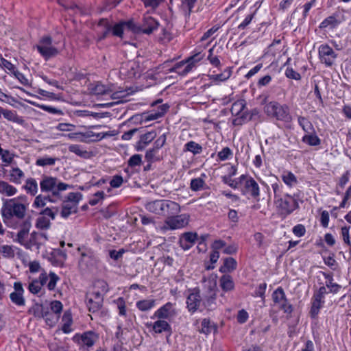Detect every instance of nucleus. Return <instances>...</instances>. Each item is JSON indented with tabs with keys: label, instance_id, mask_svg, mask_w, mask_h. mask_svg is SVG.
Masks as SVG:
<instances>
[{
	"label": "nucleus",
	"instance_id": "1",
	"mask_svg": "<svg viewBox=\"0 0 351 351\" xmlns=\"http://www.w3.org/2000/svg\"><path fill=\"white\" fill-rule=\"evenodd\" d=\"M204 56L201 53H197L190 56L185 60L180 61L173 66H170L173 60H167L159 65L157 69L158 73L163 72L165 73L176 72L180 75H186L191 72L195 66L196 63L203 59Z\"/></svg>",
	"mask_w": 351,
	"mask_h": 351
},
{
	"label": "nucleus",
	"instance_id": "2",
	"mask_svg": "<svg viewBox=\"0 0 351 351\" xmlns=\"http://www.w3.org/2000/svg\"><path fill=\"white\" fill-rule=\"evenodd\" d=\"M41 192L47 193L56 202L62 199V193L71 188V186L61 182L56 177L43 176L40 181Z\"/></svg>",
	"mask_w": 351,
	"mask_h": 351
},
{
	"label": "nucleus",
	"instance_id": "3",
	"mask_svg": "<svg viewBox=\"0 0 351 351\" xmlns=\"http://www.w3.org/2000/svg\"><path fill=\"white\" fill-rule=\"evenodd\" d=\"M27 207L19 202L16 198L5 199L1 209L3 220L5 223L10 221L13 218L19 220L24 219Z\"/></svg>",
	"mask_w": 351,
	"mask_h": 351
},
{
	"label": "nucleus",
	"instance_id": "4",
	"mask_svg": "<svg viewBox=\"0 0 351 351\" xmlns=\"http://www.w3.org/2000/svg\"><path fill=\"white\" fill-rule=\"evenodd\" d=\"M60 278L54 273L49 272V275L46 272L40 274L38 279H34L28 285L29 291L34 294L41 296L44 293L43 287L47 284V287L49 291H53L56 287Z\"/></svg>",
	"mask_w": 351,
	"mask_h": 351
},
{
	"label": "nucleus",
	"instance_id": "5",
	"mask_svg": "<svg viewBox=\"0 0 351 351\" xmlns=\"http://www.w3.org/2000/svg\"><path fill=\"white\" fill-rule=\"evenodd\" d=\"M303 193L298 191L293 194L285 193V196L275 204L283 215H290L299 208L300 203L303 202Z\"/></svg>",
	"mask_w": 351,
	"mask_h": 351
},
{
	"label": "nucleus",
	"instance_id": "6",
	"mask_svg": "<svg viewBox=\"0 0 351 351\" xmlns=\"http://www.w3.org/2000/svg\"><path fill=\"white\" fill-rule=\"evenodd\" d=\"M95 287L101 289V291L94 290L90 291L86 293V296L87 308L92 313L98 312L101 309L104 301L103 294L108 290V285L102 280L97 281Z\"/></svg>",
	"mask_w": 351,
	"mask_h": 351
},
{
	"label": "nucleus",
	"instance_id": "7",
	"mask_svg": "<svg viewBox=\"0 0 351 351\" xmlns=\"http://www.w3.org/2000/svg\"><path fill=\"white\" fill-rule=\"evenodd\" d=\"M265 113L272 118L285 122L291 121L289 108L287 105H281L277 101H270L264 106Z\"/></svg>",
	"mask_w": 351,
	"mask_h": 351
},
{
	"label": "nucleus",
	"instance_id": "8",
	"mask_svg": "<svg viewBox=\"0 0 351 351\" xmlns=\"http://www.w3.org/2000/svg\"><path fill=\"white\" fill-rule=\"evenodd\" d=\"M82 199V195L79 192L69 193L65 199H62V210L60 215L66 219L71 214L77 212L78 204Z\"/></svg>",
	"mask_w": 351,
	"mask_h": 351
},
{
	"label": "nucleus",
	"instance_id": "9",
	"mask_svg": "<svg viewBox=\"0 0 351 351\" xmlns=\"http://www.w3.org/2000/svg\"><path fill=\"white\" fill-rule=\"evenodd\" d=\"M57 45L58 43H53L50 36H43L36 47L45 60H49L59 54L60 50Z\"/></svg>",
	"mask_w": 351,
	"mask_h": 351
},
{
	"label": "nucleus",
	"instance_id": "10",
	"mask_svg": "<svg viewBox=\"0 0 351 351\" xmlns=\"http://www.w3.org/2000/svg\"><path fill=\"white\" fill-rule=\"evenodd\" d=\"M239 183L243 185L242 193L248 195L256 201L259 200L260 188L256 181L251 176L241 175L239 178Z\"/></svg>",
	"mask_w": 351,
	"mask_h": 351
},
{
	"label": "nucleus",
	"instance_id": "11",
	"mask_svg": "<svg viewBox=\"0 0 351 351\" xmlns=\"http://www.w3.org/2000/svg\"><path fill=\"white\" fill-rule=\"evenodd\" d=\"M189 221V215L186 214L174 215L166 218L162 230L166 231L181 229L186 227Z\"/></svg>",
	"mask_w": 351,
	"mask_h": 351
},
{
	"label": "nucleus",
	"instance_id": "12",
	"mask_svg": "<svg viewBox=\"0 0 351 351\" xmlns=\"http://www.w3.org/2000/svg\"><path fill=\"white\" fill-rule=\"evenodd\" d=\"M272 300L285 313L291 314L293 306L286 298L285 293L282 287H278L272 293Z\"/></svg>",
	"mask_w": 351,
	"mask_h": 351
},
{
	"label": "nucleus",
	"instance_id": "13",
	"mask_svg": "<svg viewBox=\"0 0 351 351\" xmlns=\"http://www.w3.org/2000/svg\"><path fill=\"white\" fill-rule=\"evenodd\" d=\"M189 294L186 298L187 308L189 312L195 313L199 309L203 300L200 295V290L198 288L189 289Z\"/></svg>",
	"mask_w": 351,
	"mask_h": 351
},
{
	"label": "nucleus",
	"instance_id": "14",
	"mask_svg": "<svg viewBox=\"0 0 351 351\" xmlns=\"http://www.w3.org/2000/svg\"><path fill=\"white\" fill-rule=\"evenodd\" d=\"M318 53L321 62L325 64L327 66H332L337 58V54L328 45H320Z\"/></svg>",
	"mask_w": 351,
	"mask_h": 351
},
{
	"label": "nucleus",
	"instance_id": "15",
	"mask_svg": "<svg viewBox=\"0 0 351 351\" xmlns=\"http://www.w3.org/2000/svg\"><path fill=\"white\" fill-rule=\"evenodd\" d=\"M245 106L246 103L244 99L237 100L232 105L230 109L232 114L238 117L234 120V124H241V120L247 118V114L245 111Z\"/></svg>",
	"mask_w": 351,
	"mask_h": 351
},
{
	"label": "nucleus",
	"instance_id": "16",
	"mask_svg": "<svg viewBox=\"0 0 351 351\" xmlns=\"http://www.w3.org/2000/svg\"><path fill=\"white\" fill-rule=\"evenodd\" d=\"M177 312L174 308V304L171 302H167L157 311L152 316V319L158 318L162 319H169L176 315Z\"/></svg>",
	"mask_w": 351,
	"mask_h": 351
},
{
	"label": "nucleus",
	"instance_id": "17",
	"mask_svg": "<svg viewBox=\"0 0 351 351\" xmlns=\"http://www.w3.org/2000/svg\"><path fill=\"white\" fill-rule=\"evenodd\" d=\"M14 291L10 294V298L12 303L19 306H23L25 304V299L23 297L24 289L22 283L15 282L14 283Z\"/></svg>",
	"mask_w": 351,
	"mask_h": 351
},
{
	"label": "nucleus",
	"instance_id": "18",
	"mask_svg": "<svg viewBox=\"0 0 351 351\" xmlns=\"http://www.w3.org/2000/svg\"><path fill=\"white\" fill-rule=\"evenodd\" d=\"M159 26V23L152 16L145 14L141 24V32L145 34H150L154 31L157 29Z\"/></svg>",
	"mask_w": 351,
	"mask_h": 351
},
{
	"label": "nucleus",
	"instance_id": "19",
	"mask_svg": "<svg viewBox=\"0 0 351 351\" xmlns=\"http://www.w3.org/2000/svg\"><path fill=\"white\" fill-rule=\"evenodd\" d=\"M197 239V234L196 232H184L180 237L179 244L184 250H188L195 243Z\"/></svg>",
	"mask_w": 351,
	"mask_h": 351
},
{
	"label": "nucleus",
	"instance_id": "20",
	"mask_svg": "<svg viewBox=\"0 0 351 351\" xmlns=\"http://www.w3.org/2000/svg\"><path fill=\"white\" fill-rule=\"evenodd\" d=\"M47 240V237L45 233L33 232L30 234V238L28 240L27 249H31L35 246L36 249H40L42 245H45Z\"/></svg>",
	"mask_w": 351,
	"mask_h": 351
},
{
	"label": "nucleus",
	"instance_id": "21",
	"mask_svg": "<svg viewBox=\"0 0 351 351\" xmlns=\"http://www.w3.org/2000/svg\"><path fill=\"white\" fill-rule=\"evenodd\" d=\"M32 226L29 219L24 221L21 225V230L17 233V241L25 246L27 249L28 246V240L27 239L29 229Z\"/></svg>",
	"mask_w": 351,
	"mask_h": 351
},
{
	"label": "nucleus",
	"instance_id": "22",
	"mask_svg": "<svg viewBox=\"0 0 351 351\" xmlns=\"http://www.w3.org/2000/svg\"><path fill=\"white\" fill-rule=\"evenodd\" d=\"M123 25H124L122 22V23L116 24L112 28L111 26L109 25L108 21L106 19H101V20H100V21L99 23V26H104L106 27V30L104 31V35H103L104 38L106 36V35L110 32L111 29L112 31L113 35L119 36V37H121L123 32V29H124Z\"/></svg>",
	"mask_w": 351,
	"mask_h": 351
},
{
	"label": "nucleus",
	"instance_id": "23",
	"mask_svg": "<svg viewBox=\"0 0 351 351\" xmlns=\"http://www.w3.org/2000/svg\"><path fill=\"white\" fill-rule=\"evenodd\" d=\"M180 212V206L175 202L164 199L162 216L171 217Z\"/></svg>",
	"mask_w": 351,
	"mask_h": 351
},
{
	"label": "nucleus",
	"instance_id": "24",
	"mask_svg": "<svg viewBox=\"0 0 351 351\" xmlns=\"http://www.w3.org/2000/svg\"><path fill=\"white\" fill-rule=\"evenodd\" d=\"M147 326L148 327L151 326L154 332L157 334H160L163 332H171V327L170 324L167 321L162 319H158V320L154 323L147 324Z\"/></svg>",
	"mask_w": 351,
	"mask_h": 351
},
{
	"label": "nucleus",
	"instance_id": "25",
	"mask_svg": "<svg viewBox=\"0 0 351 351\" xmlns=\"http://www.w3.org/2000/svg\"><path fill=\"white\" fill-rule=\"evenodd\" d=\"M156 136L155 131L148 132L141 136L136 145L138 151L143 149L149 143H151Z\"/></svg>",
	"mask_w": 351,
	"mask_h": 351
},
{
	"label": "nucleus",
	"instance_id": "26",
	"mask_svg": "<svg viewBox=\"0 0 351 351\" xmlns=\"http://www.w3.org/2000/svg\"><path fill=\"white\" fill-rule=\"evenodd\" d=\"M169 106L167 104H162L158 106V110L152 111L149 113L145 114L144 119L146 121L156 120L162 117L167 111Z\"/></svg>",
	"mask_w": 351,
	"mask_h": 351
},
{
	"label": "nucleus",
	"instance_id": "27",
	"mask_svg": "<svg viewBox=\"0 0 351 351\" xmlns=\"http://www.w3.org/2000/svg\"><path fill=\"white\" fill-rule=\"evenodd\" d=\"M23 188L27 194L31 196H35L38 191V186L36 180L33 178H27L23 186Z\"/></svg>",
	"mask_w": 351,
	"mask_h": 351
},
{
	"label": "nucleus",
	"instance_id": "28",
	"mask_svg": "<svg viewBox=\"0 0 351 351\" xmlns=\"http://www.w3.org/2000/svg\"><path fill=\"white\" fill-rule=\"evenodd\" d=\"M164 199H158L150 202L146 204V209L154 214L162 215Z\"/></svg>",
	"mask_w": 351,
	"mask_h": 351
},
{
	"label": "nucleus",
	"instance_id": "29",
	"mask_svg": "<svg viewBox=\"0 0 351 351\" xmlns=\"http://www.w3.org/2000/svg\"><path fill=\"white\" fill-rule=\"evenodd\" d=\"M17 191V189L8 182L3 180L0 181V194L10 197L16 195Z\"/></svg>",
	"mask_w": 351,
	"mask_h": 351
},
{
	"label": "nucleus",
	"instance_id": "30",
	"mask_svg": "<svg viewBox=\"0 0 351 351\" xmlns=\"http://www.w3.org/2000/svg\"><path fill=\"white\" fill-rule=\"evenodd\" d=\"M47 202L53 203L56 202V199H53L52 197H50L49 195H44L40 194L36 196L34 201L32 204V206L35 208H43L47 204Z\"/></svg>",
	"mask_w": 351,
	"mask_h": 351
},
{
	"label": "nucleus",
	"instance_id": "31",
	"mask_svg": "<svg viewBox=\"0 0 351 351\" xmlns=\"http://www.w3.org/2000/svg\"><path fill=\"white\" fill-rule=\"evenodd\" d=\"M237 266V263L234 258L228 257L224 259L223 265L219 268V271L221 273H229L235 270Z\"/></svg>",
	"mask_w": 351,
	"mask_h": 351
},
{
	"label": "nucleus",
	"instance_id": "32",
	"mask_svg": "<svg viewBox=\"0 0 351 351\" xmlns=\"http://www.w3.org/2000/svg\"><path fill=\"white\" fill-rule=\"evenodd\" d=\"M281 178L283 182L290 188L295 186L298 183L297 177L289 171H284L281 175Z\"/></svg>",
	"mask_w": 351,
	"mask_h": 351
},
{
	"label": "nucleus",
	"instance_id": "33",
	"mask_svg": "<svg viewBox=\"0 0 351 351\" xmlns=\"http://www.w3.org/2000/svg\"><path fill=\"white\" fill-rule=\"evenodd\" d=\"M10 182L19 184L25 177V173L19 167H12L9 173Z\"/></svg>",
	"mask_w": 351,
	"mask_h": 351
},
{
	"label": "nucleus",
	"instance_id": "34",
	"mask_svg": "<svg viewBox=\"0 0 351 351\" xmlns=\"http://www.w3.org/2000/svg\"><path fill=\"white\" fill-rule=\"evenodd\" d=\"M271 189L274 192V204L278 202L285 195L284 193V186L279 182H274L271 184Z\"/></svg>",
	"mask_w": 351,
	"mask_h": 351
},
{
	"label": "nucleus",
	"instance_id": "35",
	"mask_svg": "<svg viewBox=\"0 0 351 351\" xmlns=\"http://www.w3.org/2000/svg\"><path fill=\"white\" fill-rule=\"evenodd\" d=\"M220 286L225 291H230L234 289V283L230 275H223L219 280Z\"/></svg>",
	"mask_w": 351,
	"mask_h": 351
},
{
	"label": "nucleus",
	"instance_id": "36",
	"mask_svg": "<svg viewBox=\"0 0 351 351\" xmlns=\"http://www.w3.org/2000/svg\"><path fill=\"white\" fill-rule=\"evenodd\" d=\"M136 306L141 311H148L156 306V300L154 299L139 300L136 302Z\"/></svg>",
	"mask_w": 351,
	"mask_h": 351
},
{
	"label": "nucleus",
	"instance_id": "37",
	"mask_svg": "<svg viewBox=\"0 0 351 351\" xmlns=\"http://www.w3.org/2000/svg\"><path fill=\"white\" fill-rule=\"evenodd\" d=\"M47 308L44 305L36 303L29 308L28 313L36 318H43Z\"/></svg>",
	"mask_w": 351,
	"mask_h": 351
},
{
	"label": "nucleus",
	"instance_id": "38",
	"mask_svg": "<svg viewBox=\"0 0 351 351\" xmlns=\"http://www.w3.org/2000/svg\"><path fill=\"white\" fill-rule=\"evenodd\" d=\"M324 278L327 280L326 286L330 289V291L333 293H337L341 289V286L337 283L333 282V276L332 274H323Z\"/></svg>",
	"mask_w": 351,
	"mask_h": 351
},
{
	"label": "nucleus",
	"instance_id": "39",
	"mask_svg": "<svg viewBox=\"0 0 351 351\" xmlns=\"http://www.w3.org/2000/svg\"><path fill=\"white\" fill-rule=\"evenodd\" d=\"M97 338V335L92 331L84 332L81 337L82 343L88 347L93 346Z\"/></svg>",
	"mask_w": 351,
	"mask_h": 351
},
{
	"label": "nucleus",
	"instance_id": "40",
	"mask_svg": "<svg viewBox=\"0 0 351 351\" xmlns=\"http://www.w3.org/2000/svg\"><path fill=\"white\" fill-rule=\"evenodd\" d=\"M324 303V300H320L314 296L313 297L312 305L310 311V315L312 318H315L317 316Z\"/></svg>",
	"mask_w": 351,
	"mask_h": 351
},
{
	"label": "nucleus",
	"instance_id": "41",
	"mask_svg": "<svg viewBox=\"0 0 351 351\" xmlns=\"http://www.w3.org/2000/svg\"><path fill=\"white\" fill-rule=\"evenodd\" d=\"M302 141L310 146H317L321 143V140L319 137L313 132L307 133L302 137Z\"/></svg>",
	"mask_w": 351,
	"mask_h": 351
},
{
	"label": "nucleus",
	"instance_id": "42",
	"mask_svg": "<svg viewBox=\"0 0 351 351\" xmlns=\"http://www.w3.org/2000/svg\"><path fill=\"white\" fill-rule=\"evenodd\" d=\"M43 318L45 319L46 324L50 327L54 326L60 319L58 315L51 313L48 308L46 309Z\"/></svg>",
	"mask_w": 351,
	"mask_h": 351
},
{
	"label": "nucleus",
	"instance_id": "43",
	"mask_svg": "<svg viewBox=\"0 0 351 351\" xmlns=\"http://www.w3.org/2000/svg\"><path fill=\"white\" fill-rule=\"evenodd\" d=\"M184 151L190 152L196 155L202 153V147L195 141H191L184 145Z\"/></svg>",
	"mask_w": 351,
	"mask_h": 351
},
{
	"label": "nucleus",
	"instance_id": "44",
	"mask_svg": "<svg viewBox=\"0 0 351 351\" xmlns=\"http://www.w3.org/2000/svg\"><path fill=\"white\" fill-rule=\"evenodd\" d=\"M298 121L299 125L306 133H312L314 132L313 124L307 118L299 116Z\"/></svg>",
	"mask_w": 351,
	"mask_h": 351
},
{
	"label": "nucleus",
	"instance_id": "45",
	"mask_svg": "<svg viewBox=\"0 0 351 351\" xmlns=\"http://www.w3.org/2000/svg\"><path fill=\"white\" fill-rule=\"evenodd\" d=\"M196 2L197 0H181L180 8L186 16L191 15Z\"/></svg>",
	"mask_w": 351,
	"mask_h": 351
},
{
	"label": "nucleus",
	"instance_id": "46",
	"mask_svg": "<svg viewBox=\"0 0 351 351\" xmlns=\"http://www.w3.org/2000/svg\"><path fill=\"white\" fill-rule=\"evenodd\" d=\"M339 22L337 20V19L334 16H330L325 19L319 25L320 29H324L326 27H336Z\"/></svg>",
	"mask_w": 351,
	"mask_h": 351
},
{
	"label": "nucleus",
	"instance_id": "47",
	"mask_svg": "<svg viewBox=\"0 0 351 351\" xmlns=\"http://www.w3.org/2000/svg\"><path fill=\"white\" fill-rule=\"evenodd\" d=\"M69 151L82 158H86L88 156V152L86 150L83 149L82 146L80 145H69Z\"/></svg>",
	"mask_w": 351,
	"mask_h": 351
},
{
	"label": "nucleus",
	"instance_id": "48",
	"mask_svg": "<svg viewBox=\"0 0 351 351\" xmlns=\"http://www.w3.org/2000/svg\"><path fill=\"white\" fill-rule=\"evenodd\" d=\"M62 321L64 322V324L62 326V330L64 332L68 333L71 331V325L72 324V317L71 315L69 312H65L62 317Z\"/></svg>",
	"mask_w": 351,
	"mask_h": 351
},
{
	"label": "nucleus",
	"instance_id": "49",
	"mask_svg": "<svg viewBox=\"0 0 351 351\" xmlns=\"http://www.w3.org/2000/svg\"><path fill=\"white\" fill-rule=\"evenodd\" d=\"M232 71L230 67L226 69L224 71L220 74L213 75L210 76V79L214 81L223 82L228 80L231 75Z\"/></svg>",
	"mask_w": 351,
	"mask_h": 351
},
{
	"label": "nucleus",
	"instance_id": "50",
	"mask_svg": "<svg viewBox=\"0 0 351 351\" xmlns=\"http://www.w3.org/2000/svg\"><path fill=\"white\" fill-rule=\"evenodd\" d=\"M214 47H213L208 50V60L209 61L210 64H212L213 66L220 69L221 66V64L219 58L213 54Z\"/></svg>",
	"mask_w": 351,
	"mask_h": 351
},
{
	"label": "nucleus",
	"instance_id": "51",
	"mask_svg": "<svg viewBox=\"0 0 351 351\" xmlns=\"http://www.w3.org/2000/svg\"><path fill=\"white\" fill-rule=\"evenodd\" d=\"M105 136L104 134L101 133H95L93 131H88L86 132H82V138L81 141H84L87 138H93V141H98L103 138Z\"/></svg>",
	"mask_w": 351,
	"mask_h": 351
},
{
	"label": "nucleus",
	"instance_id": "52",
	"mask_svg": "<svg viewBox=\"0 0 351 351\" xmlns=\"http://www.w3.org/2000/svg\"><path fill=\"white\" fill-rule=\"evenodd\" d=\"M50 220L45 216H40L36 219V227L37 228L47 230L50 227Z\"/></svg>",
	"mask_w": 351,
	"mask_h": 351
},
{
	"label": "nucleus",
	"instance_id": "53",
	"mask_svg": "<svg viewBox=\"0 0 351 351\" xmlns=\"http://www.w3.org/2000/svg\"><path fill=\"white\" fill-rule=\"evenodd\" d=\"M63 305L61 302L58 300H53L50 303V312L56 314L59 317L62 311Z\"/></svg>",
	"mask_w": 351,
	"mask_h": 351
},
{
	"label": "nucleus",
	"instance_id": "54",
	"mask_svg": "<svg viewBox=\"0 0 351 351\" xmlns=\"http://www.w3.org/2000/svg\"><path fill=\"white\" fill-rule=\"evenodd\" d=\"M205 184L204 180L201 178L192 179L190 184V187L192 191H197L204 188Z\"/></svg>",
	"mask_w": 351,
	"mask_h": 351
},
{
	"label": "nucleus",
	"instance_id": "55",
	"mask_svg": "<svg viewBox=\"0 0 351 351\" xmlns=\"http://www.w3.org/2000/svg\"><path fill=\"white\" fill-rule=\"evenodd\" d=\"M0 254L5 258H13L15 253L12 246L3 245L0 247Z\"/></svg>",
	"mask_w": 351,
	"mask_h": 351
},
{
	"label": "nucleus",
	"instance_id": "56",
	"mask_svg": "<svg viewBox=\"0 0 351 351\" xmlns=\"http://www.w3.org/2000/svg\"><path fill=\"white\" fill-rule=\"evenodd\" d=\"M56 162V158L51 157H43L36 160V165L38 166H51Z\"/></svg>",
	"mask_w": 351,
	"mask_h": 351
},
{
	"label": "nucleus",
	"instance_id": "57",
	"mask_svg": "<svg viewBox=\"0 0 351 351\" xmlns=\"http://www.w3.org/2000/svg\"><path fill=\"white\" fill-rule=\"evenodd\" d=\"M2 115L8 121L16 123L19 122L20 118L14 111L3 109Z\"/></svg>",
	"mask_w": 351,
	"mask_h": 351
},
{
	"label": "nucleus",
	"instance_id": "58",
	"mask_svg": "<svg viewBox=\"0 0 351 351\" xmlns=\"http://www.w3.org/2000/svg\"><path fill=\"white\" fill-rule=\"evenodd\" d=\"M341 236L344 243L349 247V252H351V243L350 241V227L343 226L341 229Z\"/></svg>",
	"mask_w": 351,
	"mask_h": 351
},
{
	"label": "nucleus",
	"instance_id": "59",
	"mask_svg": "<svg viewBox=\"0 0 351 351\" xmlns=\"http://www.w3.org/2000/svg\"><path fill=\"white\" fill-rule=\"evenodd\" d=\"M0 156L3 162H4L5 165H8L12 163L14 155L10 153V151L7 149H3L2 152L0 154Z\"/></svg>",
	"mask_w": 351,
	"mask_h": 351
},
{
	"label": "nucleus",
	"instance_id": "60",
	"mask_svg": "<svg viewBox=\"0 0 351 351\" xmlns=\"http://www.w3.org/2000/svg\"><path fill=\"white\" fill-rule=\"evenodd\" d=\"M212 325L209 319H204L201 323V328L199 330V332L205 335H208L211 332Z\"/></svg>",
	"mask_w": 351,
	"mask_h": 351
},
{
	"label": "nucleus",
	"instance_id": "61",
	"mask_svg": "<svg viewBox=\"0 0 351 351\" xmlns=\"http://www.w3.org/2000/svg\"><path fill=\"white\" fill-rule=\"evenodd\" d=\"M53 256L57 257V261L54 263L57 266H62L64 261L66 258V254L62 250H56L53 252Z\"/></svg>",
	"mask_w": 351,
	"mask_h": 351
},
{
	"label": "nucleus",
	"instance_id": "62",
	"mask_svg": "<svg viewBox=\"0 0 351 351\" xmlns=\"http://www.w3.org/2000/svg\"><path fill=\"white\" fill-rule=\"evenodd\" d=\"M158 151L155 148L148 149L146 153L145 158L148 162H153L159 160V157L157 156Z\"/></svg>",
	"mask_w": 351,
	"mask_h": 351
},
{
	"label": "nucleus",
	"instance_id": "63",
	"mask_svg": "<svg viewBox=\"0 0 351 351\" xmlns=\"http://www.w3.org/2000/svg\"><path fill=\"white\" fill-rule=\"evenodd\" d=\"M92 92L95 95H103L108 93V88L101 84H97L92 89Z\"/></svg>",
	"mask_w": 351,
	"mask_h": 351
},
{
	"label": "nucleus",
	"instance_id": "64",
	"mask_svg": "<svg viewBox=\"0 0 351 351\" xmlns=\"http://www.w3.org/2000/svg\"><path fill=\"white\" fill-rule=\"evenodd\" d=\"M115 303L117 304V308L119 309V314L121 316H125L126 315V306L125 302L123 298H119Z\"/></svg>",
	"mask_w": 351,
	"mask_h": 351
}]
</instances>
